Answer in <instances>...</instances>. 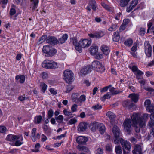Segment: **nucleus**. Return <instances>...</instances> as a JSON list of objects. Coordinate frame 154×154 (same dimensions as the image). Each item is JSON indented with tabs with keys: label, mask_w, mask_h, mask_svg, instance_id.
<instances>
[{
	"label": "nucleus",
	"mask_w": 154,
	"mask_h": 154,
	"mask_svg": "<svg viewBox=\"0 0 154 154\" xmlns=\"http://www.w3.org/2000/svg\"><path fill=\"white\" fill-rule=\"evenodd\" d=\"M149 118V115L146 113L143 114L141 116L139 113H135V132L139 133L140 128L145 127L146 122Z\"/></svg>",
	"instance_id": "nucleus-1"
},
{
	"label": "nucleus",
	"mask_w": 154,
	"mask_h": 154,
	"mask_svg": "<svg viewBox=\"0 0 154 154\" xmlns=\"http://www.w3.org/2000/svg\"><path fill=\"white\" fill-rule=\"evenodd\" d=\"M71 42L75 46L76 50L79 52L82 51V48H85L89 47L91 43V39H81L79 42L75 38H72Z\"/></svg>",
	"instance_id": "nucleus-2"
},
{
	"label": "nucleus",
	"mask_w": 154,
	"mask_h": 154,
	"mask_svg": "<svg viewBox=\"0 0 154 154\" xmlns=\"http://www.w3.org/2000/svg\"><path fill=\"white\" fill-rule=\"evenodd\" d=\"M131 119H127L125 120L123 124L125 129L128 133H129L131 130V125L134 126L135 124V116L134 114L132 116Z\"/></svg>",
	"instance_id": "nucleus-3"
},
{
	"label": "nucleus",
	"mask_w": 154,
	"mask_h": 154,
	"mask_svg": "<svg viewBox=\"0 0 154 154\" xmlns=\"http://www.w3.org/2000/svg\"><path fill=\"white\" fill-rule=\"evenodd\" d=\"M42 66L48 69H54L58 67L57 63L50 60H45L42 64Z\"/></svg>",
	"instance_id": "nucleus-4"
},
{
	"label": "nucleus",
	"mask_w": 154,
	"mask_h": 154,
	"mask_svg": "<svg viewBox=\"0 0 154 154\" xmlns=\"http://www.w3.org/2000/svg\"><path fill=\"white\" fill-rule=\"evenodd\" d=\"M42 51L45 56L47 57L52 56L55 54L57 52V51L55 49L51 46L48 45L44 46Z\"/></svg>",
	"instance_id": "nucleus-5"
},
{
	"label": "nucleus",
	"mask_w": 154,
	"mask_h": 154,
	"mask_svg": "<svg viewBox=\"0 0 154 154\" xmlns=\"http://www.w3.org/2000/svg\"><path fill=\"white\" fill-rule=\"evenodd\" d=\"M128 97L131 98V101L126 100L123 102L122 105L126 108L130 109L134 106L135 103V94H130Z\"/></svg>",
	"instance_id": "nucleus-6"
},
{
	"label": "nucleus",
	"mask_w": 154,
	"mask_h": 154,
	"mask_svg": "<svg viewBox=\"0 0 154 154\" xmlns=\"http://www.w3.org/2000/svg\"><path fill=\"white\" fill-rule=\"evenodd\" d=\"M63 79L68 83L72 82L74 78V74L72 71L66 70L63 72Z\"/></svg>",
	"instance_id": "nucleus-7"
},
{
	"label": "nucleus",
	"mask_w": 154,
	"mask_h": 154,
	"mask_svg": "<svg viewBox=\"0 0 154 154\" xmlns=\"http://www.w3.org/2000/svg\"><path fill=\"white\" fill-rule=\"evenodd\" d=\"M91 66L92 69L94 68L95 70L97 72H102L104 71L105 68L100 62L98 61H94L92 64Z\"/></svg>",
	"instance_id": "nucleus-8"
},
{
	"label": "nucleus",
	"mask_w": 154,
	"mask_h": 154,
	"mask_svg": "<svg viewBox=\"0 0 154 154\" xmlns=\"http://www.w3.org/2000/svg\"><path fill=\"white\" fill-rule=\"evenodd\" d=\"M144 46L146 54L148 57H150L151 56L152 48L148 41H145L144 44Z\"/></svg>",
	"instance_id": "nucleus-9"
},
{
	"label": "nucleus",
	"mask_w": 154,
	"mask_h": 154,
	"mask_svg": "<svg viewBox=\"0 0 154 154\" xmlns=\"http://www.w3.org/2000/svg\"><path fill=\"white\" fill-rule=\"evenodd\" d=\"M92 69L91 66H88L82 68L81 69L79 75L81 76L84 75L88 74L90 72Z\"/></svg>",
	"instance_id": "nucleus-10"
},
{
	"label": "nucleus",
	"mask_w": 154,
	"mask_h": 154,
	"mask_svg": "<svg viewBox=\"0 0 154 154\" xmlns=\"http://www.w3.org/2000/svg\"><path fill=\"white\" fill-rule=\"evenodd\" d=\"M37 129L35 128H34L32 130L31 132V138L33 142H35L37 140L39 139L40 137V134L37 133L36 135V132Z\"/></svg>",
	"instance_id": "nucleus-11"
},
{
	"label": "nucleus",
	"mask_w": 154,
	"mask_h": 154,
	"mask_svg": "<svg viewBox=\"0 0 154 154\" xmlns=\"http://www.w3.org/2000/svg\"><path fill=\"white\" fill-rule=\"evenodd\" d=\"M104 35V32L100 30L94 33L89 34L88 35L91 38H99L103 36Z\"/></svg>",
	"instance_id": "nucleus-12"
},
{
	"label": "nucleus",
	"mask_w": 154,
	"mask_h": 154,
	"mask_svg": "<svg viewBox=\"0 0 154 154\" xmlns=\"http://www.w3.org/2000/svg\"><path fill=\"white\" fill-rule=\"evenodd\" d=\"M88 141L87 137L85 136H79L76 138V139L77 143L80 144H85Z\"/></svg>",
	"instance_id": "nucleus-13"
},
{
	"label": "nucleus",
	"mask_w": 154,
	"mask_h": 154,
	"mask_svg": "<svg viewBox=\"0 0 154 154\" xmlns=\"http://www.w3.org/2000/svg\"><path fill=\"white\" fill-rule=\"evenodd\" d=\"M47 43L52 45H55L58 43V41L55 37L52 36H48L46 40Z\"/></svg>",
	"instance_id": "nucleus-14"
},
{
	"label": "nucleus",
	"mask_w": 154,
	"mask_h": 154,
	"mask_svg": "<svg viewBox=\"0 0 154 154\" xmlns=\"http://www.w3.org/2000/svg\"><path fill=\"white\" fill-rule=\"evenodd\" d=\"M120 143H121L122 146L126 149L128 150H129L131 148V146L130 143L128 142L127 141H125L123 139L121 138L120 140Z\"/></svg>",
	"instance_id": "nucleus-15"
},
{
	"label": "nucleus",
	"mask_w": 154,
	"mask_h": 154,
	"mask_svg": "<svg viewBox=\"0 0 154 154\" xmlns=\"http://www.w3.org/2000/svg\"><path fill=\"white\" fill-rule=\"evenodd\" d=\"M87 128V125L85 122L80 123L78 126V130L79 131L82 132L85 131Z\"/></svg>",
	"instance_id": "nucleus-16"
},
{
	"label": "nucleus",
	"mask_w": 154,
	"mask_h": 154,
	"mask_svg": "<svg viewBox=\"0 0 154 154\" xmlns=\"http://www.w3.org/2000/svg\"><path fill=\"white\" fill-rule=\"evenodd\" d=\"M101 49L104 54L108 55L109 54L110 50L109 47L105 45H103L101 47Z\"/></svg>",
	"instance_id": "nucleus-17"
},
{
	"label": "nucleus",
	"mask_w": 154,
	"mask_h": 154,
	"mask_svg": "<svg viewBox=\"0 0 154 154\" xmlns=\"http://www.w3.org/2000/svg\"><path fill=\"white\" fill-rule=\"evenodd\" d=\"M112 132L114 136H119L120 134V131L119 129L116 125L114 126L112 129Z\"/></svg>",
	"instance_id": "nucleus-18"
},
{
	"label": "nucleus",
	"mask_w": 154,
	"mask_h": 154,
	"mask_svg": "<svg viewBox=\"0 0 154 154\" xmlns=\"http://www.w3.org/2000/svg\"><path fill=\"white\" fill-rule=\"evenodd\" d=\"M135 74L137 79H141L142 75L143 74V72L139 70L137 67L135 66Z\"/></svg>",
	"instance_id": "nucleus-19"
},
{
	"label": "nucleus",
	"mask_w": 154,
	"mask_h": 154,
	"mask_svg": "<svg viewBox=\"0 0 154 154\" xmlns=\"http://www.w3.org/2000/svg\"><path fill=\"white\" fill-rule=\"evenodd\" d=\"M68 38V35L67 34H63L61 38H60L58 40V43L62 44L65 42V41L67 40Z\"/></svg>",
	"instance_id": "nucleus-20"
},
{
	"label": "nucleus",
	"mask_w": 154,
	"mask_h": 154,
	"mask_svg": "<svg viewBox=\"0 0 154 154\" xmlns=\"http://www.w3.org/2000/svg\"><path fill=\"white\" fill-rule=\"evenodd\" d=\"M98 51V48L97 46H91L90 48V52L92 55L96 54Z\"/></svg>",
	"instance_id": "nucleus-21"
},
{
	"label": "nucleus",
	"mask_w": 154,
	"mask_h": 154,
	"mask_svg": "<svg viewBox=\"0 0 154 154\" xmlns=\"http://www.w3.org/2000/svg\"><path fill=\"white\" fill-rule=\"evenodd\" d=\"M23 137L21 136H17V139H16L15 143V145L17 146H19L23 143Z\"/></svg>",
	"instance_id": "nucleus-22"
},
{
	"label": "nucleus",
	"mask_w": 154,
	"mask_h": 154,
	"mask_svg": "<svg viewBox=\"0 0 154 154\" xmlns=\"http://www.w3.org/2000/svg\"><path fill=\"white\" fill-rule=\"evenodd\" d=\"M17 139V136L12 134L8 135L6 137V139L7 140L12 141L16 140Z\"/></svg>",
	"instance_id": "nucleus-23"
},
{
	"label": "nucleus",
	"mask_w": 154,
	"mask_h": 154,
	"mask_svg": "<svg viewBox=\"0 0 154 154\" xmlns=\"http://www.w3.org/2000/svg\"><path fill=\"white\" fill-rule=\"evenodd\" d=\"M86 99V97L85 95H81V96L78 99V101L77 102V103L78 105L81 106V103L85 101Z\"/></svg>",
	"instance_id": "nucleus-24"
},
{
	"label": "nucleus",
	"mask_w": 154,
	"mask_h": 154,
	"mask_svg": "<svg viewBox=\"0 0 154 154\" xmlns=\"http://www.w3.org/2000/svg\"><path fill=\"white\" fill-rule=\"evenodd\" d=\"M77 148L79 150L81 151L87 152L89 150L88 149L87 147L80 145H78L77 146Z\"/></svg>",
	"instance_id": "nucleus-25"
},
{
	"label": "nucleus",
	"mask_w": 154,
	"mask_h": 154,
	"mask_svg": "<svg viewBox=\"0 0 154 154\" xmlns=\"http://www.w3.org/2000/svg\"><path fill=\"white\" fill-rule=\"evenodd\" d=\"M89 5L90 6L94 11H95L96 8V5L94 0H90Z\"/></svg>",
	"instance_id": "nucleus-26"
},
{
	"label": "nucleus",
	"mask_w": 154,
	"mask_h": 154,
	"mask_svg": "<svg viewBox=\"0 0 154 154\" xmlns=\"http://www.w3.org/2000/svg\"><path fill=\"white\" fill-rule=\"evenodd\" d=\"M135 154H143L142 149L140 145H135Z\"/></svg>",
	"instance_id": "nucleus-27"
},
{
	"label": "nucleus",
	"mask_w": 154,
	"mask_h": 154,
	"mask_svg": "<svg viewBox=\"0 0 154 154\" xmlns=\"http://www.w3.org/2000/svg\"><path fill=\"white\" fill-rule=\"evenodd\" d=\"M42 120V117L41 115L37 116L34 117V122L35 124L40 123Z\"/></svg>",
	"instance_id": "nucleus-28"
},
{
	"label": "nucleus",
	"mask_w": 154,
	"mask_h": 154,
	"mask_svg": "<svg viewBox=\"0 0 154 154\" xmlns=\"http://www.w3.org/2000/svg\"><path fill=\"white\" fill-rule=\"evenodd\" d=\"M79 96V94L77 93L72 94L71 96V98L72 101L74 102H75L77 103L79 99L78 97Z\"/></svg>",
	"instance_id": "nucleus-29"
},
{
	"label": "nucleus",
	"mask_w": 154,
	"mask_h": 154,
	"mask_svg": "<svg viewBox=\"0 0 154 154\" xmlns=\"http://www.w3.org/2000/svg\"><path fill=\"white\" fill-rule=\"evenodd\" d=\"M25 76L24 75H17L15 77V79L17 80L20 79V82L21 83H23L25 81Z\"/></svg>",
	"instance_id": "nucleus-30"
},
{
	"label": "nucleus",
	"mask_w": 154,
	"mask_h": 154,
	"mask_svg": "<svg viewBox=\"0 0 154 154\" xmlns=\"http://www.w3.org/2000/svg\"><path fill=\"white\" fill-rule=\"evenodd\" d=\"M40 87L42 92L44 93L47 90V85L44 83L41 82L40 83Z\"/></svg>",
	"instance_id": "nucleus-31"
},
{
	"label": "nucleus",
	"mask_w": 154,
	"mask_h": 154,
	"mask_svg": "<svg viewBox=\"0 0 154 154\" xmlns=\"http://www.w3.org/2000/svg\"><path fill=\"white\" fill-rule=\"evenodd\" d=\"M99 131L101 134H103L105 131V127L102 123H100L99 125Z\"/></svg>",
	"instance_id": "nucleus-32"
},
{
	"label": "nucleus",
	"mask_w": 154,
	"mask_h": 154,
	"mask_svg": "<svg viewBox=\"0 0 154 154\" xmlns=\"http://www.w3.org/2000/svg\"><path fill=\"white\" fill-rule=\"evenodd\" d=\"M120 36L119 35V32H116L114 33L113 40L114 41L117 42L119 41Z\"/></svg>",
	"instance_id": "nucleus-33"
},
{
	"label": "nucleus",
	"mask_w": 154,
	"mask_h": 154,
	"mask_svg": "<svg viewBox=\"0 0 154 154\" xmlns=\"http://www.w3.org/2000/svg\"><path fill=\"white\" fill-rule=\"evenodd\" d=\"M135 0H132L131 3V5L130 6L127 8V11L129 12L135 8Z\"/></svg>",
	"instance_id": "nucleus-34"
},
{
	"label": "nucleus",
	"mask_w": 154,
	"mask_h": 154,
	"mask_svg": "<svg viewBox=\"0 0 154 154\" xmlns=\"http://www.w3.org/2000/svg\"><path fill=\"white\" fill-rule=\"evenodd\" d=\"M150 120L148 123L147 126L150 128H152L154 125V119L153 118H151V116H150Z\"/></svg>",
	"instance_id": "nucleus-35"
},
{
	"label": "nucleus",
	"mask_w": 154,
	"mask_h": 154,
	"mask_svg": "<svg viewBox=\"0 0 154 154\" xmlns=\"http://www.w3.org/2000/svg\"><path fill=\"white\" fill-rule=\"evenodd\" d=\"M99 124L96 122H94L92 123L91 125L92 130L94 131L97 129L99 127Z\"/></svg>",
	"instance_id": "nucleus-36"
},
{
	"label": "nucleus",
	"mask_w": 154,
	"mask_h": 154,
	"mask_svg": "<svg viewBox=\"0 0 154 154\" xmlns=\"http://www.w3.org/2000/svg\"><path fill=\"white\" fill-rule=\"evenodd\" d=\"M106 116L110 120H112L116 117L115 115L113 112L110 111L107 112Z\"/></svg>",
	"instance_id": "nucleus-37"
},
{
	"label": "nucleus",
	"mask_w": 154,
	"mask_h": 154,
	"mask_svg": "<svg viewBox=\"0 0 154 154\" xmlns=\"http://www.w3.org/2000/svg\"><path fill=\"white\" fill-rule=\"evenodd\" d=\"M146 110L152 114L154 112V106L152 104H151L150 106H148L146 107Z\"/></svg>",
	"instance_id": "nucleus-38"
},
{
	"label": "nucleus",
	"mask_w": 154,
	"mask_h": 154,
	"mask_svg": "<svg viewBox=\"0 0 154 154\" xmlns=\"http://www.w3.org/2000/svg\"><path fill=\"white\" fill-rule=\"evenodd\" d=\"M55 118L57 122L59 123H61L64 120L63 117L62 115H59V116L56 117Z\"/></svg>",
	"instance_id": "nucleus-39"
},
{
	"label": "nucleus",
	"mask_w": 154,
	"mask_h": 154,
	"mask_svg": "<svg viewBox=\"0 0 154 154\" xmlns=\"http://www.w3.org/2000/svg\"><path fill=\"white\" fill-rule=\"evenodd\" d=\"M47 38V37L46 35H43L39 39L38 41V43L39 44H41L44 42L45 40L46 41Z\"/></svg>",
	"instance_id": "nucleus-40"
},
{
	"label": "nucleus",
	"mask_w": 154,
	"mask_h": 154,
	"mask_svg": "<svg viewBox=\"0 0 154 154\" xmlns=\"http://www.w3.org/2000/svg\"><path fill=\"white\" fill-rule=\"evenodd\" d=\"M115 150L116 154H121L122 151L121 147L119 146H117L115 147Z\"/></svg>",
	"instance_id": "nucleus-41"
},
{
	"label": "nucleus",
	"mask_w": 154,
	"mask_h": 154,
	"mask_svg": "<svg viewBox=\"0 0 154 154\" xmlns=\"http://www.w3.org/2000/svg\"><path fill=\"white\" fill-rule=\"evenodd\" d=\"M133 43L132 40L131 39L129 38L125 42L124 44L128 46H130L132 45Z\"/></svg>",
	"instance_id": "nucleus-42"
},
{
	"label": "nucleus",
	"mask_w": 154,
	"mask_h": 154,
	"mask_svg": "<svg viewBox=\"0 0 154 154\" xmlns=\"http://www.w3.org/2000/svg\"><path fill=\"white\" fill-rule=\"evenodd\" d=\"M38 4L36 3H33L32 4L30 5V8L31 10L33 12L35 11V10L36 8H37L38 6Z\"/></svg>",
	"instance_id": "nucleus-43"
},
{
	"label": "nucleus",
	"mask_w": 154,
	"mask_h": 154,
	"mask_svg": "<svg viewBox=\"0 0 154 154\" xmlns=\"http://www.w3.org/2000/svg\"><path fill=\"white\" fill-rule=\"evenodd\" d=\"M142 42L140 38L139 39H137L135 42V51L137 48V47H138L139 48L138 46L140 45H142Z\"/></svg>",
	"instance_id": "nucleus-44"
},
{
	"label": "nucleus",
	"mask_w": 154,
	"mask_h": 154,
	"mask_svg": "<svg viewBox=\"0 0 154 154\" xmlns=\"http://www.w3.org/2000/svg\"><path fill=\"white\" fill-rule=\"evenodd\" d=\"M54 112L52 109L49 110L47 112L48 118V119L51 118L53 116Z\"/></svg>",
	"instance_id": "nucleus-45"
},
{
	"label": "nucleus",
	"mask_w": 154,
	"mask_h": 154,
	"mask_svg": "<svg viewBox=\"0 0 154 154\" xmlns=\"http://www.w3.org/2000/svg\"><path fill=\"white\" fill-rule=\"evenodd\" d=\"M63 113L64 115L66 116H69L72 115V112L69 111L66 109H65L63 111Z\"/></svg>",
	"instance_id": "nucleus-46"
},
{
	"label": "nucleus",
	"mask_w": 154,
	"mask_h": 154,
	"mask_svg": "<svg viewBox=\"0 0 154 154\" xmlns=\"http://www.w3.org/2000/svg\"><path fill=\"white\" fill-rule=\"evenodd\" d=\"M16 12V11L14 7H11L10 11V15H13L15 14Z\"/></svg>",
	"instance_id": "nucleus-47"
},
{
	"label": "nucleus",
	"mask_w": 154,
	"mask_h": 154,
	"mask_svg": "<svg viewBox=\"0 0 154 154\" xmlns=\"http://www.w3.org/2000/svg\"><path fill=\"white\" fill-rule=\"evenodd\" d=\"M8 0H0V4L2 5V7L4 8L8 3Z\"/></svg>",
	"instance_id": "nucleus-48"
},
{
	"label": "nucleus",
	"mask_w": 154,
	"mask_h": 154,
	"mask_svg": "<svg viewBox=\"0 0 154 154\" xmlns=\"http://www.w3.org/2000/svg\"><path fill=\"white\" fill-rule=\"evenodd\" d=\"M66 93H68L69 92L72 90V89L73 88L72 86L70 85H67L66 87Z\"/></svg>",
	"instance_id": "nucleus-49"
},
{
	"label": "nucleus",
	"mask_w": 154,
	"mask_h": 154,
	"mask_svg": "<svg viewBox=\"0 0 154 154\" xmlns=\"http://www.w3.org/2000/svg\"><path fill=\"white\" fill-rule=\"evenodd\" d=\"M114 142L115 144L118 143L119 142H120L119 136H114Z\"/></svg>",
	"instance_id": "nucleus-50"
},
{
	"label": "nucleus",
	"mask_w": 154,
	"mask_h": 154,
	"mask_svg": "<svg viewBox=\"0 0 154 154\" xmlns=\"http://www.w3.org/2000/svg\"><path fill=\"white\" fill-rule=\"evenodd\" d=\"M78 106L76 104H74L71 107V110L72 112H76L77 111Z\"/></svg>",
	"instance_id": "nucleus-51"
},
{
	"label": "nucleus",
	"mask_w": 154,
	"mask_h": 154,
	"mask_svg": "<svg viewBox=\"0 0 154 154\" xmlns=\"http://www.w3.org/2000/svg\"><path fill=\"white\" fill-rule=\"evenodd\" d=\"M151 104L150 100L149 99L146 100L144 103V106L146 108Z\"/></svg>",
	"instance_id": "nucleus-52"
},
{
	"label": "nucleus",
	"mask_w": 154,
	"mask_h": 154,
	"mask_svg": "<svg viewBox=\"0 0 154 154\" xmlns=\"http://www.w3.org/2000/svg\"><path fill=\"white\" fill-rule=\"evenodd\" d=\"M92 108L94 110H99L101 109L102 108V106L101 105L97 104L93 106Z\"/></svg>",
	"instance_id": "nucleus-53"
},
{
	"label": "nucleus",
	"mask_w": 154,
	"mask_h": 154,
	"mask_svg": "<svg viewBox=\"0 0 154 154\" xmlns=\"http://www.w3.org/2000/svg\"><path fill=\"white\" fill-rule=\"evenodd\" d=\"M117 26L116 24L112 25L109 29L108 30L110 31H112L115 30L117 28Z\"/></svg>",
	"instance_id": "nucleus-54"
},
{
	"label": "nucleus",
	"mask_w": 154,
	"mask_h": 154,
	"mask_svg": "<svg viewBox=\"0 0 154 154\" xmlns=\"http://www.w3.org/2000/svg\"><path fill=\"white\" fill-rule=\"evenodd\" d=\"M129 68L134 72H135V63H131L129 66Z\"/></svg>",
	"instance_id": "nucleus-55"
},
{
	"label": "nucleus",
	"mask_w": 154,
	"mask_h": 154,
	"mask_svg": "<svg viewBox=\"0 0 154 154\" xmlns=\"http://www.w3.org/2000/svg\"><path fill=\"white\" fill-rule=\"evenodd\" d=\"M77 122V119L76 118H74L70 119L69 122L70 124L72 125L75 123Z\"/></svg>",
	"instance_id": "nucleus-56"
},
{
	"label": "nucleus",
	"mask_w": 154,
	"mask_h": 154,
	"mask_svg": "<svg viewBox=\"0 0 154 154\" xmlns=\"http://www.w3.org/2000/svg\"><path fill=\"white\" fill-rule=\"evenodd\" d=\"M111 86V85H109L107 86L104 87L103 88L101 89L100 91L102 93L104 92L107 91L109 88Z\"/></svg>",
	"instance_id": "nucleus-57"
},
{
	"label": "nucleus",
	"mask_w": 154,
	"mask_h": 154,
	"mask_svg": "<svg viewBox=\"0 0 154 154\" xmlns=\"http://www.w3.org/2000/svg\"><path fill=\"white\" fill-rule=\"evenodd\" d=\"M145 33V29L144 28H141L140 31H139V34L141 36L143 35Z\"/></svg>",
	"instance_id": "nucleus-58"
},
{
	"label": "nucleus",
	"mask_w": 154,
	"mask_h": 154,
	"mask_svg": "<svg viewBox=\"0 0 154 154\" xmlns=\"http://www.w3.org/2000/svg\"><path fill=\"white\" fill-rule=\"evenodd\" d=\"M6 131V128L4 126H0V132L2 133H5Z\"/></svg>",
	"instance_id": "nucleus-59"
},
{
	"label": "nucleus",
	"mask_w": 154,
	"mask_h": 154,
	"mask_svg": "<svg viewBox=\"0 0 154 154\" xmlns=\"http://www.w3.org/2000/svg\"><path fill=\"white\" fill-rule=\"evenodd\" d=\"M129 22L130 20L129 19H125L124 20H123L122 23H123V24L124 25L127 27Z\"/></svg>",
	"instance_id": "nucleus-60"
},
{
	"label": "nucleus",
	"mask_w": 154,
	"mask_h": 154,
	"mask_svg": "<svg viewBox=\"0 0 154 154\" xmlns=\"http://www.w3.org/2000/svg\"><path fill=\"white\" fill-rule=\"evenodd\" d=\"M40 146L39 143H37L36 144L35 146V150H34L33 151L35 152H38L39 151V149Z\"/></svg>",
	"instance_id": "nucleus-61"
},
{
	"label": "nucleus",
	"mask_w": 154,
	"mask_h": 154,
	"mask_svg": "<svg viewBox=\"0 0 154 154\" xmlns=\"http://www.w3.org/2000/svg\"><path fill=\"white\" fill-rule=\"evenodd\" d=\"M145 6L144 5V3L142 2L140 4L138 5L136 9L135 8V10L138 9L139 8L142 9L144 8Z\"/></svg>",
	"instance_id": "nucleus-62"
},
{
	"label": "nucleus",
	"mask_w": 154,
	"mask_h": 154,
	"mask_svg": "<svg viewBox=\"0 0 154 154\" xmlns=\"http://www.w3.org/2000/svg\"><path fill=\"white\" fill-rule=\"evenodd\" d=\"M103 152V149L101 148H98L96 151V154H102Z\"/></svg>",
	"instance_id": "nucleus-63"
},
{
	"label": "nucleus",
	"mask_w": 154,
	"mask_h": 154,
	"mask_svg": "<svg viewBox=\"0 0 154 154\" xmlns=\"http://www.w3.org/2000/svg\"><path fill=\"white\" fill-rule=\"evenodd\" d=\"M145 89L148 91H150L152 93V94H154V89L150 87H147L146 88H145Z\"/></svg>",
	"instance_id": "nucleus-64"
}]
</instances>
